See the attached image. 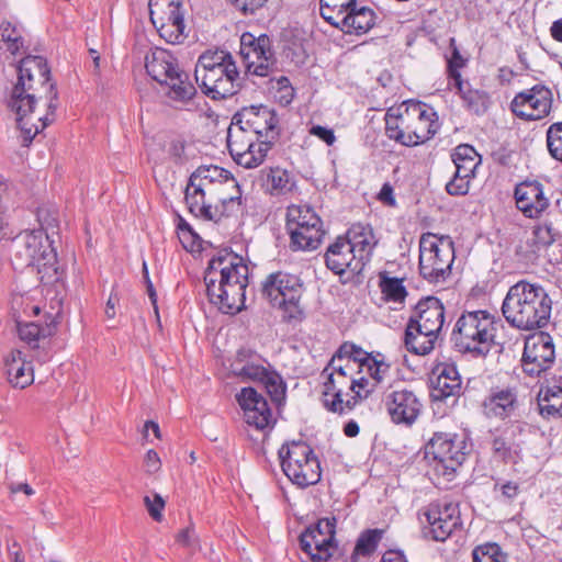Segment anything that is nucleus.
I'll use <instances>...</instances> for the list:
<instances>
[{"label":"nucleus","mask_w":562,"mask_h":562,"mask_svg":"<svg viewBox=\"0 0 562 562\" xmlns=\"http://www.w3.org/2000/svg\"><path fill=\"white\" fill-rule=\"evenodd\" d=\"M16 70L18 80L8 106L16 115L22 145L29 146L40 132L55 121L58 91L44 57L29 55L20 60Z\"/></svg>","instance_id":"obj_1"},{"label":"nucleus","mask_w":562,"mask_h":562,"mask_svg":"<svg viewBox=\"0 0 562 562\" xmlns=\"http://www.w3.org/2000/svg\"><path fill=\"white\" fill-rule=\"evenodd\" d=\"M204 282L210 303L222 313L234 315L245 306L248 267L232 250L221 249L212 257Z\"/></svg>","instance_id":"obj_2"},{"label":"nucleus","mask_w":562,"mask_h":562,"mask_svg":"<svg viewBox=\"0 0 562 562\" xmlns=\"http://www.w3.org/2000/svg\"><path fill=\"white\" fill-rule=\"evenodd\" d=\"M552 300L544 288L520 280L508 289L502 304L506 322L520 330H533L548 325Z\"/></svg>","instance_id":"obj_3"},{"label":"nucleus","mask_w":562,"mask_h":562,"mask_svg":"<svg viewBox=\"0 0 562 562\" xmlns=\"http://www.w3.org/2000/svg\"><path fill=\"white\" fill-rule=\"evenodd\" d=\"M385 134L403 146L424 144L435 136L440 124L436 111L422 101L407 100L385 113Z\"/></svg>","instance_id":"obj_4"},{"label":"nucleus","mask_w":562,"mask_h":562,"mask_svg":"<svg viewBox=\"0 0 562 562\" xmlns=\"http://www.w3.org/2000/svg\"><path fill=\"white\" fill-rule=\"evenodd\" d=\"M195 81L212 100L235 95L241 89L240 76L232 54L225 49H209L199 56Z\"/></svg>","instance_id":"obj_5"},{"label":"nucleus","mask_w":562,"mask_h":562,"mask_svg":"<svg viewBox=\"0 0 562 562\" xmlns=\"http://www.w3.org/2000/svg\"><path fill=\"white\" fill-rule=\"evenodd\" d=\"M495 325L494 316L485 310L463 312L451 333L454 350L473 358H485L495 344Z\"/></svg>","instance_id":"obj_6"},{"label":"nucleus","mask_w":562,"mask_h":562,"mask_svg":"<svg viewBox=\"0 0 562 562\" xmlns=\"http://www.w3.org/2000/svg\"><path fill=\"white\" fill-rule=\"evenodd\" d=\"M303 283L296 274L277 271L268 274L261 283V295L271 306L282 311L286 322L302 321L304 316L301 306Z\"/></svg>","instance_id":"obj_7"},{"label":"nucleus","mask_w":562,"mask_h":562,"mask_svg":"<svg viewBox=\"0 0 562 562\" xmlns=\"http://www.w3.org/2000/svg\"><path fill=\"white\" fill-rule=\"evenodd\" d=\"M454 245L450 237L425 233L419 239V273L430 283L446 281L454 261Z\"/></svg>","instance_id":"obj_8"},{"label":"nucleus","mask_w":562,"mask_h":562,"mask_svg":"<svg viewBox=\"0 0 562 562\" xmlns=\"http://www.w3.org/2000/svg\"><path fill=\"white\" fill-rule=\"evenodd\" d=\"M284 474L299 487H307L321 481L322 470L318 458L305 441H292L279 449Z\"/></svg>","instance_id":"obj_9"},{"label":"nucleus","mask_w":562,"mask_h":562,"mask_svg":"<svg viewBox=\"0 0 562 562\" xmlns=\"http://www.w3.org/2000/svg\"><path fill=\"white\" fill-rule=\"evenodd\" d=\"M465 448V441L457 435L435 432L426 445L425 454L436 462L435 470L438 473L450 476L464 462Z\"/></svg>","instance_id":"obj_10"},{"label":"nucleus","mask_w":562,"mask_h":562,"mask_svg":"<svg viewBox=\"0 0 562 562\" xmlns=\"http://www.w3.org/2000/svg\"><path fill=\"white\" fill-rule=\"evenodd\" d=\"M420 516L427 524L423 527L424 535L435 541L447 540L462 527L459 504L454 502H432L422 510Z\"/></svg>","instance_id":"obj_11"},{"label":"nucleus","mask_w":562,"mask_h":562,"mask_svg":"<svg viewBox=\"0 0 562 562\" xmlns=\"http://www.w3.org/2000/svg\"><path fill=\"white\" fill-rule=\"evenodd\" d=\"M234 124H241L256 136V140L274 142L280 135L276 111L267 105L243 108L233 116Z\"/></svg>","instance_id":"obj_12"},{"label":"nucleus","mask_w":562,"mask_h":562,"mask_svg":"<svg viewBox=\"0 0 562 562\" xmlns=\"http://www.w3.org/2000/svg\"><path fill=\"white\" fill-rule=\"evenodd\" d=\"M240 54L246 58L252 57L247 64L249 74L267 77L276 68V57L271 47V40L267 34L255 36L245 32L240 37Z\"/></svg>","instance_id":"obj_13"},{"label":"nucleus","mask_w":562,"mask_h":562,"mask_svg":"<svg viewBox=\"0 0 562 562\" xmlns=\"http://www.w3.org/2000/svg\"><path fill=\"white\" fill-rule=\"evenodd\" d=\"M554 359L553 339L548 333L539 331L526 338L521 367L527 375L539 376L551 368Z\"/></svg>","instance_id":"obj_14"},{"label":"nucleus","mask_w":562,"mask_h":562,"mask_svg":"<svg viewBox=\"0 0 562 562\" xmlns=\"http://www.w3.org/2000/svg\"><path fill=\"white\" fill-rule=\"evenodd\" d=\"M551 105V90L543 85H536L531 89L516 94L510 103V109L520 119L536 121L547 116Z\"/></svg>","instance_id":"obj_15"},{"label":"nucleus","mask_w":562,"mask_h":562,"mask_svg":"<svg viewBox=\"0 0 562 562\" xmlns=\"http://www.w3.org/2000/svg\"><path fill=\"white\" fill-rule=\"evenodd\" d=\"M19 256L24 260L26 267H36L41 273L42 269L53 268L55 255L49 245H46L47 235L42 229L26 231L20 234Z\"/></svg>","instance_id":"obj_16"},{"label":"nucleus","mask_w":562,"mask_h":562,"mask_svg":"<svg viewBox=\"0 0 562 562\" xmlns=\"http://www.w3.org/2000/svg\"><path fill=\"white\" fill-rule=\"evenodd\" d=\"M350 383L351 379L328 373L323 391V405L328 412L339 415L348 414L359 402L366 398V394L357 391L356 395H351L345 401L342 398L344 390H350Z\"/></svg>","instance_id":"obj_17"},{"label":"nucleus","mask_w":562,"mask_h":562,"mask_svg":"<svg viewBox=\"0 0 562 562\" xmlns=\"http://www.w3.org/2000/svg\"><path fill=\"white\" fill-rule=\"evenodd\" d=\"M386 411L395 424L412 426L418 418L423 404L414 391L394 390L384 397Z\"/></svg>","instance_id":"obj_18"},{"label":"nucleus","mask_w":562,"mask_h":562,"mask_svg":"<svg viewBox=\"0 0 562 562\" xmlns=\"http://www.w3.org/2000/svg\"><path fill=\"white\" fill-rule=\"evenodd\" d=\"M517 209L527 218H539L550 206L543 184L538 180H525L515 187Z\"/></svg>","instance_id":"obj_19"},{"label":"nucleus","mask_w":562,"mask_h":562,"mask_svg":"<svg viewBox=\"0 0 562 562\" xmlns=\"http://www.w3.org/2000/svg\"><path fill=\"white\" fill-rule=\"evenodd\" d=\"M190 187H196L195 191L209 192L210 196L217 195V192L227 189H238V182L232 173L218 166H200L189 177Z\"/></svg>","instance_id":"obj_20"},{"label":"nucleus","mask_w":562,"mask_h":562,"mask_svg":"<svg viewBox=\"0 0 562 562\" xmlns=\"http://www.w3.org/2000/svg\"><path fill=\"white\" fill-rule=\"evenodd\" d=\"M484 414L488 418L505 420L516 415L520 407L516 386H494L482 403Z\"/></svg>","instance_id":"obj_21"},{"label":"nucleus","mask_w":562,"mask_h":562,"mask_svg":"<svg viewBox=\"0 0 562 562\" xmlns=\"http://www.w3.org/2000/svg\"><path fill=\"white\" fill-rule=\"evenodd\" d=\"M326 267L336 274H342L350 271L352 274H360L364 263L360 261L357 255L350 248L348 240L342 236L337 237L325 254Z\"/></svg>","instance_id":"obj_22"},{"label":"nucleus","mask_w":562,"mask_h":562,"mask_svg":"<svg viewBox=\"0 0 562 562\" xmlns=\"http://www.w3.org/2000/svg\"><path fill=\"white\" fill-rule=\"evenodd\" d=\"M409 321H415L419 328L422 327L429 334H439L445 322V307L439 299L428 296L417 303L415 316H412Z\"/></svg>","instance_id":"obj_23"},{"label":"nucleus","mask_w":562,"mask_h":562,"mask_svg":"<svg viewBox=\"0 0 562 562\" xmlns=\"http://www.w3.org/2000/svg\"><path fill=\"white\" fill-rule=\"evenodd\" d=\"M147 74L159 85L167 81L180 68L178 59L167 49L155 47L145 57Z\"/></svg>","instance_id":"obj_24"},{"label":"nucleus","mask_w":562,"mask_h":562,"mask_svg":"<svg viewBox=\"0 0 562 562\" xmlns=\"http://www.w3.org/2000/svg\"><path fill=\"white\" fill-rule=\"evenodd\" d=\"M256 142V136L249 130H245V126L231 123L227 131V147L236 164H255L261 157L258 155L255 158L246 154Z\"/></svg>","instance_id":"obj_25"},{"label":"nucleus","mask_w":562,"mask_h":562,"mask_svg":"<svg viewBox=\"0 0 562 562\" xmlns=\"http://www.w3.org/2000/svg\"><path fill=\"white\" fill-rule=\"evenodd\" d=\"M345 240L364 266L370 261L378 239L369 224L356 223L348 231Z\"/></svg>","instance_id":"obj_26"},{"label":"nucleus","mask_w":562,"mask_h":562,"mask_svg":"<svg viewBox=\"0 0 562 562\" xmlns=\"http://www.w3.org/2000/svg\"><path fill=\"white\" fill-rule=\"evenodd\" d=\"M375 21L376 14L372 8L356 3L339 19L338 25H335V27L345 34L360 35L369 32L375 25Z\"/></svg>","instance_id":"obj_27"},{"label":"nucleus","mask_w":562,"mask_h":562,"mask_svg":"<svg viewBox=\"0 0 562 562\" xmlns=\"http://www.w3.org/2000/svg\"><path fill=\"white\" fill-rule=\"evenodd\" d=\"M436 378L432 381L434 396L436 400H445L458 396L461 392V376L452 363H441L436 367Z\"/></svg>","instance_id":"obj_28"},{"label":"nucleus","mask_w":562,"mask_h":562,"mask_svg":"<svg viewBox=\"0 0 562 562\" xmlns=\"http://www.w3.org/2000/svg\"><path fill=\"white\" fill-rule=\"evenodd\" d=\"M148 8L154 26L184 23L182 4L179 0H149Z\"/></svg>","instance_id":"obj_29"},{"label":"nucleus","mask_w":562,"mask_h":562,"mask_svg":"<svg viewBox=\"0 0 562 562\" xmlns=\"http://www.w3.org/2000/svg\"><path fill=\"white\" fill-rule=\"evenodd\" d=\"M16 324L20 339L33 349L40 348V341L52 337L57 330V321L52 315L46 317L44 324L20 321Z\"/></svg>","instance_id":"obj_30"},{"label":"nucleus","mask_w":562,"mask_h":562,"mask_svg":"<svg viewBox=\"0 0 562 562\" xmlns=\"http://www.w3.org/2000/svg\"><path fill=\"white\" fill-rule=\"evenodd\" d=\"M260 357L251 350L240 349L232 364L233 373L243 381H258L267 376V369L259 363Z\"/></svg>","instance_id":"obj_31"},{"label":"nucleus","mask_w":562,"mask_h":562,"mask_svg":"<svg viewBox=\"0 0 562 562\" xmlns=\"http://www.w3.org/2000/svg\"><path fill=\"white\" fill-rule=\"evenodd\" d=\"M292 250H315L325 235L323 222L311 223L288 231Z\"/></svg>","instance_id":"obj_32"},{"label":"nucleus","mask_w":562,"mask_h":562,"mask_svg":"<svg viewBox=\"0 0 562 562\" xmlns=\"http://www.w3.org/2000/svg\"><path fill=\"white\" fill-rule=\"evenodd\" d=\"M438 338L437 333H427L415 324V321H408L404 335V344L406 349L414 355L426 356L435 348Z\"/></svg>","instance_id":"obj_33"},{"label":"nucleus","mask_w":562,"mask_h":562,"mask_svg":"<svg viewBox=\"0 0 562 562\" xmlns=\"http://www.w3.org/2000/svg\"><path fill=\"white\" fill-rule=\"evenodd\" d=\"M9 382L14 387L24 389L33 382V369L22 357V351L12 350L5 360Z\"/></svg>","instance_id":"obj_34"},{"label":"nucleus","mask_w":562,"mask_h":562,"mask_svg":"<svg viewBox=\"0 0 562 562\" xmlns=\"http://www.w3.org/2000/svg\"><path fill=\"white\" fill-rule=\"evenodd\" d=\"M539 414L547 419L562 417V386H541L537 396Z\"/></svg>","instance_id":"obj_35"},{"label":"nucleus","mask_w":562,"mask_h":562,"mask_svg":"<svg viewBox=\"0 0 562 562\" xmlns=\"http://www.w3.org/2000/svg\"><path fill=\"white\" fill-rule=\"evenodd\" d=\"M161 86L168 88L166 95L178 102L186 103L196 94V89L191 82L189 74L182 69L167 78V81L162 82Z\"/></svg>","instance_id":"obj_36"},{"label":"nucleus","mask_w":562,"mask_h":562,"mask_svg":"<svg viewBox=\"0 0 562 562\" xmlns=\"http://www.w3.org/2000/svg\"><path fill=\"white\" fill-rule=\"evenodd\" d=\"M301 549L311 558L313 562H326L333 555L334 543L325 544L322 537L312 530H306L300 536Z\"/></svg>","instance_id":"obj_37"},{"label":"nucleus","mask_w":562,"mask_h":562,"mask_svg":"<svg viewBox=\"0 0 562 562\" xmlns=\"http://www.w3.org/2000/svg\"><path fill=\"white\" fill-rule=\"evenodd\" d=\"M236 194H228L226 191H218L214 198L220 204L212 205V217L209 221L218 222L223 217H229L241 210V192L240 188L234 189Z\"/></svg>","instance_id":"obj_38"},{"label":"nucleus","mask_w":562,"mask_h":562,"mask_svg":"<svg viewBox=\"0 0 562 562\" xmlns=\"http://www.w3.org/2000/svg\"><path fill=\"white\" fill-rule=\"evenodd\" d=\"M460 94L464 106L476 115L484 114L490 106V95L483 90L472 89L467 81H461L460 87H454Z\"/></svg>","instance_id":"obj_39"},{"label":"nucleus","mask_w":562,"mask_h":562,"mask_svg":"<svg viewBox=\"0 0 562 562\" xmlns=\"http://www.w3.org/2000/svg\"><path fill=\"white\" fill-rule=\"evenodd\" d=\"M491 451L493 458L504 464H517L521 460L520 445L509 441L502 435L493 437Z\"/></svg>","instance_id":"obj_40"},{"label":"nucleus","mask_w":562,"mask_h":562,"mask_svg":"<svg viewBox=\"0 0 562 562\" xmlns=\"http://www.w3.org/2000/svg\"><path fill=\"white\" fill-rule=\"evenodd\" d=\"M195 188L196 187H190V182H188L186 187L184 200L188 205V210L195 217L209 221V217H212V203L211 201H206L209 192H195Z\"/></svg>","instance_id":"obj_41"},{"label":"nucleus","mask_w":562,"mask_h":562,"mask_svg":"<svg viewBox=\"0 0 562 562\" xmlns=\"http://www.w3.org/2000/svg\"><path fill=\"white\" fill-rule=\"evenodd\" d=\"M24 48L22 31L10 21H2L0 24V50L4 49L12 55L21 53Z\"/></svg>","instance_id":"obj_42"},{"label":"nucleus","mask_w":562,"mask_h":562,"mask_svg":"<svg viewBox=\"0 0 562 562\" xmlns=\"http://www.w3.org/2000/svg\"><path fill=\"white\" fill-rule=\"evenodd\" d=\"M266 172V184L272 195L286 194L292 191L294 181L288 170L280 167L269 168Z\"/></svg>","instance_id":"obj_43"},{"label":"nucleus","mask_w":562,"mask_h":562,"mask_svg":"<svg viewBox=\"0 0 562 562\" xmlns=\"http://www.w3.org/2000/svg\"><path fill=\"white\" fill-rule=\"evenodd\" d=\"M477 153L473 146L468 144H461L452 154V161L454 164L456 170H458L463 176H474V170L477 166L476 161Z\"/></svg>","instance_id":"obj_44"},{"label":"nucleus","mask_w":562,"mask_h":562,"mask_svg":"<svg viewBox=\"0 0 562 562\" xmlns=\"http://www.w3.org/2000/svg\"><path fill=\"white\" fill-rule=\"evenodd\" d=\"M379 286L386 302L403 303L407 296L403 279L389 277L386 272L380 273Z\"/></svg>","instance_id":"obj_45"},{"label":"nucleus","mask_w":562,"mask_h":562,"mask_svg":"<svg viewBox=\"0 0 562 562\" xmlns=\"http://www.w3.org/2000/svg\"><path fill=\"white\" fill-rule=\"evenodd\" d=\"M356 3L357 0H321V15L330 25H338L339 19Z\"/></svg>","instance_id":"obj_46"},{"label":"nucleus","mask_w":562,"mask_h":562,"mask_svg":"<svg viewBox=\"0 0 562 562\" xmlns=\"http://www.w3.org/2000/svg\"><path fill=\"white\" fill-rule=\"evenodd\" d=\"M319 222H322L321 217L308 205H291L288 207L286 231Z\"/></svg>","instance_id":"obj_47"},{"label":"nucleus","mask_w":562,"mask_h":562,"mask_svg":"<svg viewBox=\"0 0 562 562\" xmlns=\"http://www.w3.org/2000/svg\"><path fill=\"white\" fill-rule=\"evenodd\" d=\"M559 237L558 229L551 222L537 224L532 231V247L536 250L546 249L551 246Z\"/></svg>","instance_id":"obj_48"},{"label":"nucleus","mask_w":562,"mask_h":562,"mask_svg":"<svg viewBox=\"0 0 562 562\" xmlns=\"http://www.w3.org/2000/svg\"><path fill=\"white\" fill-rule=\"evenodd\" d=\"M382 539V530L380 529H368L363 531L357 540L353 549V554L357 555H370L373 553Z\"/></svg>","instance_id":"obj_49"},{"label":"nucleus","mask_w":562,"mask_h":562,"mask_svg":"<svg viewBox=\"0 0 562 562\" xmlns=\"http://www.w3.org/2000/svg\"><path fill=\"white\" fill-rule=\"evenodd\" d=\"M473 562H506V555L496 542L476 546L472 551Z\"/></svg>","instance_id":"obj_50"},{"label":"nucleus","mask_w":562,"mask_h":562,"mask_svg":"<svg viewBox=\"0 0 562 562\" xmlns=\"http://www.w3.org/2000/svg\"><path fill=\"white\" fill-rule=\"evenodd\" d=\"M364 361H367L364 368L374 380V384L381 383L390 370V364L384 361L383 356L379 352L376 355L366 353Z\"/></svg>","instance_id":"obj_51"},{"label":"nucleus","mask_w":562,"mask_h":562,"mask_svg":"<svg viewBox=\"0 0 562 562\" xmlns=\"http://www.w3.org/2000/svg\"><path fill=\"white\" fill-rule=\"evenodd\" d=\"M366 353L368 352L363 351L360 347L353 344L345 342L339 347L335 355L338 361L349 360L352 362L353 367L357 364V367L362 370L367 363V361H364Z\"/></svg>","instance_id":"obj_52"},{"label":"nucleus","mask_w":562,"mask_h":562,"mask_svg":"<svg viewBox=\"0 0 562 562\" xmlns=\"http://www.w3.org/2000/svg\"><path fill=\"white\" fill-rule=\"evenodd\" d=\"M236 398L244 412V415L259 406L263 408L267 402V400L254 387H243L236 395Z\"/></svg>","instance_id":"obj_53"},{"label":"nucleus","mask_w":562,"mask_h":562,"mask_svg":"<svg viewBox=\"0 0 562 562\" xmlns=\"http://www.w3.org/2000/svg\"><path fill=\"white\" fill-rule=\"evenodd\" d=\"M271 396L272 401L280 402L285 396V384L282 378L277 372L267 370V376H262L260 380Z\"/></svg>","instance_id":"obj_54"},{"label":"nucleus","mask_w":562,"mask_h":562,"mask_svg":"<svg viewBox=\"0 0 562 562\" xmlns=\"http://www.w3.org/2000/svg\"><path fill=\"white\" fill-rule=\"evenodd\" d=\"M244 419L249 426H254L256 429L262 430L268 427L272 420V414L268 402H266L263 408L259 406L256 409H251L246 413L244 415Z\"/></svg>","instance_id":"obj_55"},{"label":"nucleus","mask_w":562,"mask_h":562,"mask_svg":"<svg viewBox=\"0 0 562 562\" xmlns=\"http://www.w3.org/2000/svg\"><path fill=\"white\" fill-rule=\"evenodd\" d=\"M306 530L314 531L315 535L322 537V542L333 544L336 533V518H322L314 526H310Z\"/></svg>","instance_id":"obj_56"},{"label":"nucleus","mask_w":562,"mask_h":562,"mask_svg":"<svg viewBox=\"0 0 562 562\" xmlns=\"http://www.w3.org/2000/svg\"><path fill=\"white\" fill-rule=\"evenodd\" d=\"M547 144L551 156L562 162V122L554 123L549 127Z\"/></svg>","instance_id":"obj_57"},{"label":"nucleus","mask_w":562,"mask_h":562,"mask_svg":"<svg viewBox=\"0 0 562 562\" xmlns=\"http://www.w3.org/2000/svg\"><path fill=\"white\" fill-rule=\"evenodd\" d=\"M160 35L169 44H181L187 35L184 34L186 24L171 23L164 26H155Z\"/></svg>","instance_id":"obj_58"},{"label":"nucleus","mask_w":562,"mask_h":562,"mask_svg":"<svg viewBox=\"0 0 562 562\" xmlns=\"http://www.w3.org/2000/svg\"><path fill=\"white\" fill-rule=\"evenodd\" d=\"M467 60L461 56L460 52L456 46L452 48V55L448 59L447 72L449 79L453 80L454 87H460L462 78L460 69L465 66Z\"/></svg>","instance_id":"obj_59"},{"label":"nucleus","mask_w":562,"mask_h":562,"mask_svg":"<svg viewBox=\"0 0 562 562\" xmlns=\"http://www.w3.org/2000/svg\"><path fill=\"white\" fill-rule=\"evenodd\" d=\"M177 228L179 239L183 247L186 249L193 250L196 241L200 239L199 236L193 232L189 223L181 216L178 217Z\"/></svg>","instance_id":"obj_60"},{"label":"nucleus","mask_w":562,"mask_h":562,"mask_svg":"<svg viewBox=\"0 0 562 562\" xmlns=\"http://www.w3.org/2000/svg\"><path fill=\"white\" fill-rule=\"evenodd\" d=\"M471 176H463L454 170L453 178L446 184V190L450 195H464L469 191Z\"/></svg>","instance_id":"obj_61"},{"label":"nucleus","mask_w":562,"mask_h":562,"mask_svg":"<svg viewBox=\"0 0 562 562\" xmlns=\"http://www.w3.org/2000/svg\"><path fill=\"white\" fill-rule=\"evenodd\" d=\"M272 142L259 139L256 143L251 144V148L246 151L247 155L254 156L255 158L258 157V155H261V157L255 162V164H238L239 166H243L245 168H256L259 165H261L268 154V151L271 149Z\"/></svg>","instance_id":"obj_62"},{"label":"nucleus","mask_w":562,"mask_h":562,"mask_svg":"<svg viewBox=\"0 0 562 562\" xmlns=\"http://www.w3.org/2000/svg\"><path fill=\"white\" fill-rule=\"evenodd\" d=\"M145 506L150 517L156 521L162 520V509L165 508V501L160 494L154 493L153 497L146 495L144 497Z\"/></svg>","instance_id":"obj_63"},{"label":"nucleus","mask_w":562,"mask_h":562,"mask_svg":"<svg viewBox=\"0 0 562 562\" xmlns=\"http://www.w3.org/2000/svg\"><path fill=\"white\" fill-rule=\"evenodd\" d=\"M268 0H227V2L244 15L254 14L261 9Z\"/></svg>","instance_id":"obj_64"}]
</instances>
